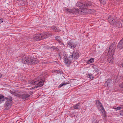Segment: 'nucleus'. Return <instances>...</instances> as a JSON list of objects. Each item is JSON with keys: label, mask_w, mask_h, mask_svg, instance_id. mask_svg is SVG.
<instances>
[{"label": "nucleus", "mask_w": 123, "mask_h": 123, "mask_svg": "<svg viewBox=\"0 0 123 123\" xmlns=\"http://www.w3.org/2000/svg\"><path fill=\"white\" fill-rule=\"evenodd\" d=\"M51 36L50 32H46L45 33L37 34L34 36L33 39L37 41L42 40L51 37Z\"/></svg>", "instance_id": "f257e3e1"}, {"label": "nucleus", "mask_w": 123, "mask_h": 123, "mask_svg": "<svg viewBox=\"0 0 123 123\" xmlns=\"http://www.w3.org/2000/svg\"><path fill=\"white\" fill-rule=\"evenodd\" d=\"M44 82V81H43V80H42V79H40V76H39L37 79L30 81V84L32 85H35V86H34V88H37L43 86Z\"/></svg>", "instance_id": "f03ea898"}, {"label": "nucleus", "mask_w": 123, "mask_h": 123, "mask_svg": "<svg viewBox=\"0 0 123 123\" xmlns=\"http://www.w3.org/2000/svg\"><path fill=\"white\" fill-rule=\"evenodd\" d=\"M77 10L75 8H73L72 9H70L68 8H65L64 11L66 13L70 14H82L81 11Z\"/></svg>", "instance_id": "7ed1b4c3"}, {"label": "nucleus", "mask_w": 123, "mask_h": 123, "mask_svg": "<svg viewBox=\"0 0 123 123\" xmlns=\"http://www.w3.org/2000/svg\"><path fill=\"white\" fill-rule=\"evenodd\" d=\"M5 98L6 99V102L5 104V109L6 110L9 109L12 104V97L11 96H8Z\"/></svg>", "instance_id": "20e7f679"}, {"label": "nucleus", "mask_w": 123, "mask_h": 123, "mask_svg": "<svg viewBox=\"0 0 123 123\" xmlns=\"http://www.w3.org/2000/svg\"><path fill=\"white\" fill-rule=\"evenodd\" d=\"M116 44L115 43H113L111 44L109 48V50L108 52V54H112L114 55L116 49Z\"/></svg>", "instance_id": "39448f33"}, {"label": "nucleus", "mask_w": 123, "mask_h": 123, "mask_svg": "<svg viewBox=\"0 0 123 123\" xmlns=\"http://www.w3.org/2000/svg\"><path fill=\"white\" fill-rule=\"evenodd\" d=\"M31 59L29 57L26 55H24L22 58V62L24 64H30V63H31V61L30 60Z\"/></svg>", "instance_id": "423d86ee"}, {"label": "nucleus", "mask_w": 123, "mask_h": 123, "mask_svg": "<svg viewBox=\"0 0 123 123\" xmlns=\"http://www.w3.org/2000/svg\"><path fill=\"white\" fill-rule=\"evenodd\" d=\"M92 5V3L89 2H87L86 3H84V7H85V10H81L82 14L83 13H85L87 12L88 10L87 9V8L88 6H90Z\"/></svg>", "instance_id": "0eeeda50"}, {"label": "nucleus", "mask_w": 123, "mask_h": 123, "mask_svg": "<svg viewBox=\"0 0 123 123\" xmlns=\"http://www.w3.org/2000/svg\"><path fill=\"white\" fill-rule=\"evenodd\" d=\"M80 56L79 51H77L76 52H74L73 54L70 55L69 58H72L73 59H76Z\"/></svg>", "instance_id": "6e6552de"}, {"label": "nucleus", "mask_w": 123, "mask_h": 123, "mask_svg": "<svg viewBox=\"0 0 123 123\" xmlns=\"http://www.w3.org/2000/svg\"><path fill=\"white\" fill-rule=\"evenodd\" d=\"M84 3L83 2H78L76 4V6L78 7H80L79 9H76L78 10H85L84 7Z\"/></svg>", "instance_id": "1a4fd4ad"}, {"label": "nucleus", "mask_w": 123, "mask_h": 123, "mask_svg": "<svg viewBox=\"0 0 123 123\" xmlns=\"http://www.w3.org/2000/svg\"><path fill=\"white\" fill-rule=\"evenodd\" d=\"M114 55L112 54H109L108 53L107 54V60L108 62L109 63H113V55Z\"/></svg>", "instance_id": "9d476101"}, {"label": "nucleus", "mask_w": 123, "mask_h": 123, "mask_svg": "<svg viewBox=\"0 0 123 123\" xmlns=\"http://www.w3.org/2000/svg\"><path fill=\"white\" fill-rule=\"evenodd\" d=\"M117 20L115 17L112 16H109L108 18V21L111 24H113L114 25L116 21Z\"/></svg>", "instance_id": "9b49d317"}, {"label": "nucleus", "mask_w": 123, "mask_h": 123, "mask_svg": "<svg viewBox=\"0 0 123 123\" xmlns=\"http://www.w3.org/2000/svg\"><path fill=\"white\" fill-rule=\"evenodd\" d=\"M63 60L66 65L67 66L70 65L71 63V61L68 59L67 56H64V57Z\"/></svg>", "instance_id": "f8f14e48"}, {"label": "nucleus", "mask_w": 123, "mask_h": 123, "mask_svg": "<svg viewBox=\"0 0 123 123\" xmlns=\"http://www.w3.org/2000/svg\"><path fill=\"white\" fill-rule=\"evenodd\" d=\"M30 60L31 62V63H30V64H35L38 63L39 62L38 60L34 58L31 59Z\"/></svg>", "instance_id": "ddd939ff"}, {"label": "nucleus", "mask_w": 123, "mask_h": 123, "mask_svg": "<svg viewBox=\"0 0 123 123\" xmlns=\"http://www.w3.org/2000/svg\"><path fill=\"white\" fill-rule=\"evenodd\" d=\"M68 45L71 49L74 48L76 46V45L71 41L68 43Z\"/></svg>", "instance_id": "4468645a"}, {"label": "nucleus", "mask_w": 123, "mask_h": 123, "mask_svg": "<svg viewBox=\"0 0 123 123\" xmlns=\"http://www.w3.org/2000/svg\"><path fill=\"white\" fill-rule=\"evenodd\" d=\"M98 105L101 108L102 110V113H104V115H105L106 114V112L105 111L104 108L103 107L101 103L99 101H98Z\"/></svg>", "instance_id": "2eb2a0df"}, {"label": "nucleus", "mask_w": 123, "mask_h": 123, "mask_svg": "<svg viewBox=\"0 0 123 123\" xmlns=\"http://www.w3.org/2000/svg\"><path fill=\"white\" fill-rule=\"evenodd\" d=\"M74 108L76 109H80L81 108L80 103H79L73 106Z\"/></svg>", "instance_id": "dca6fc26"}, {"label": "nucleus", "mask_w": 123, "mask_h": 123, "mask_svg": "<svg viewBox=\"0 0 123 123\" xmlns=\"http://www.w3.org/2000/svg\"><path fill=\"white\" fill-rule=\"evenodd\" d=\"M29 96V94H23L21 96L22 98L24 100L27 99Z\"/></svg>", "instance_id": "f3484780"}, {"label": "nucleus", "mask_w": 123, "mask_h": 123, "mask_svg": "<svg viewBox=\"0 0 123 123\" xmlns=\"http://www.w3.org/2000/svg\"><path fill=\"white\" fill-rule=\"evenodd\" d=\"M70 81H68L65 83H62L60 84L58 86L59 88H60L63 86H65L66 85L69 84L70 83Z\"/></svg>", "instance_id": "a211bd4d"}, {"label": "nucleus", "mask_w": 123, "mask_h": 123, "mask_svg": "<svg viewBox=\"0 0 123 123\" xmlns=\"http://www.w3.org/2000/svg\"><path fill=\"white\" fill-rule=\"evenodd\" d=\"M114 25L115 27H120V21H118L117 20L116 21Z\"/></svg>", "instance_id": "6ab92c4d"}, {"label": "nucleus", "mask_w": 123, "mask_h": 123, "mask_svg": "<svg viewBox=\"0 0 123 123\" xmlns=\"http://www.w3.org/2000/svg\"><path fill=\"white\" fill-rule=\"evenodd\" d=\"M117 47L120 49H121L123 48V44L120 41L118 44Z\"/></svg>", "instance_id": "aec40b11"}, {"label": "nucleus", "mask_w": 123, "mask_h": 123, "mask_svg": "<svg viewBox=\"0 0 123 123\" xmlns=\"http://www.w3.org/2000/svg\"><path fill=\"white\" fill-rule=\"evenodd\" d=\"M100 2L101 5H104L106 3V2L105 0H99Z\"/></svg>", "instance_id": "412c9836"}, {"label": "nucleus", "mask_w": 123, "mask_h": 123, "mask_svg": "<svg viewBox=\"0 0 123 123\" xmlns=\"http://www.w3.org/2000/svg\"><path fill=\"white\" fill-rule=\"evenodd\" d=\"M94 58H92L90 60H88L87 62V63L88 64H90L91 63H92L94 61Z\"/></svg>", "instance_id": "4be33fe9"}, {"label": "nucleus", "mask_w": 123, "mask_h": 123, "mask_svg": "<svg viewBox=\"0 0 123 123\" xmlns=\"http://www.w3.org/2000/svg\"><path fill=\"white\" fill-rule=\"evenodd\" d=\"M9 92L11 94H12L13 95L16 96H18V94L16 92H13L11 90H10Z\"/></svg>", "instance_id": "5701e85b"}, {"label": "nucleus", "mask_w": 123, "mask_h": 123, "mask_svg": "<svg viewBox=\"0 0 123 123\" xmlns=\"http://www.w3.org/2000/svg\"><path fill=\"white\" fill-rule=\"evenodd\" d=\"M4 96L3 95H0V104L4 101Z\"/></svg>", "instance_id": "b1692460"}, {"label": "nucleus", "mask_w": 123, "mask_h": 123, "mask_svg": "<svg viewBox=\"0 0 123 123\" xmlns=\"http://www.w3.org/2000/svg\"><path fill=\"white\" fill-rule=\"evenodd\" d=\"M55 39L58 41L59 43H62V42L61 41V39L60 36H56L55 37Z\"/></svg>", "instance_id": "393cba45"}, {"label": "nucleus", "mask_w": 123, "mask_h": 123, "mask_svg": "<svg viewBox=\"0 0 123 123\" xmlns=\"http://www.w3.org/2000/svg\"><path fill=\"white\" fill-rule=\"evenodd\" d=\"M123 27V21L120 20V27Z\"/></svg>", "instance_id": "a878e982"}, {"label": "nucleus", "mask_w": 123, "mask_h": 123, "mask_svg": "<svg viewBox=\"0 0 123 123\" xmlns=\"http://www.w3.org/2000/svg\"><path fill=\"white\" fill-rule=\"evenodd\" d=\"M90 79H91L93 78V77L91 74H89L87 76Z\"/></svg>", "instance_id": "bb28decb"}, {"label": "nucleus", "mask_w": 123, "mask_h": 123, "mask_svg": "<svg viewBox=\"0 0 123 123\" xmlns=\"http://www.w3.org/2000/svg\"><path fill=\"white\" fill-rule=\"evenodd\" d=\"M105 84L106 85H107V86H110V84L109 83V80H107L106 82L105 83Z\"/></svg>", "instance_id": "cd10ccee"}, {"label": "nucleus", "mask_w": 123, "mask_h": 123, "mask_svg": "<svg viewBox=\"0 0 123 123\" xmlns=\"http://www.w3.org/2000/svg\"><path fill=\"white\" fill-rule=\"evenodd\" d=\"M54 30L55 31H60L59 30H58L56 27H55Z\"/></svg>", "instance_id": "c85d7f7f"}, {"label": "nucleus", "mask_w": 123, "mask_h": 123, "mask_svg": "<svg viewBox=\"0 0 123 123\" xmlns=\"http://www.w3.org/2000/svg\"><path fill=\"white\" fill-rule=\"evenodd\" d=\"M120 108V107L119 106L118 107H117L116 110V111H117V110H121Z\"/></svg>", "instance_id": "c756f323"}, {"label": "nucleus", "mask_w": 123, "mask_h": 123, "mask_svg": "<svg viewBox=\"0 0 123 123\" xmlns=\"http://www.w3.org/2000/svg\"><path fill=\"white\" fill-rule=\"evenodd\" d=\"M3 21V19L2 18H0V24L2 23Z\"/></svg>", "instance_id": "7c9ffc66"}, {"label": "nucleus", "mask_w": 123, "mask_h": 123, "mask_svg": "<svg viewBox=\"0 0 123 123\" xmlns=\"http://www.w3.org/2000/svg\"><path fill=\"white\" fill-rule=\"evenodd\" d=\"M120 114L121 115L123 116V110L120 111Z\"/></svg>", "instance_id": "2f4dec72"}, {"label": "nucleus", "mask_w": 123, "mask_h": 123, "mask_svg": "<svg viewBox=\"0 0 123 123\" xmlns=\"http://www.w3.org/2000/svg\"><path fill=\"white\" fill-rule=\"evenodd\" d=\"M119 86L120 87L123 88V84H120L119 85Z\"/></svg>", "instance_id": "473e14b6"}, {"label": "nucleus", "mask_w": 123, "mask_h": 123, "mask_svg": "<svg viewBox=\"0 0 123 123\" xmlns=\"http://www.w3.org/2000/svg\"><path fill=\"white\" fill-rule=\"evenodd\" d=\"M119 106L120 107V108L121 110V109H123V105H120Z\"/></svg>", "instance_id": "72a5a7b5"}, {"label": "nucleus", "mask_w": 123, "mask_h": 123, "mask_svg": "<svg viewBox=\"0 0 123 123\" xmlns=\"http://www.w3.org/2000/svg\"><path fill=\"white\" fill-rule=\"evenodd\" d=\"M117 107L116 106H114L113 107V108L116 110Z\"/></svg>", "instance_id": "f704fd0d"}, {"label": "nucleus", "mask_w": 123, "mask_h": 123, "mask_svg": "<svg viewBox=\"0 0 123 123\" xmlns=\"http://www.w3.org/2000/svg\"><path fill=\"white\" fill-rule=\"evenodd\" d=\"M120 65H121V66L123 68V62H122L121 64H120Z\"/></svg>", "instance_id": "c9c22d12"}, {"label": "nucleus", "mask_w": 123, "mask_h": 123, "mask_svg": "<svg viewBox=\"0 0 123 123\" xmlns=\"http://www.w3.org/2000/svg\"><path fill=\"white\" fill-rule=\"evenodd\" d=\"M2 75L1 74H0V78L2 77Z\"/></svg>", "instance_id": "e433bc0d"}, {"label": "nucleus", "mask_w": 123, "mask_h": 123, "mask_svg": "<svg viewBox=\"0 0 123 123\" xmlns=\"http://www.w3.org/2000/svg\"><path fill=\"white\" fill-rule=\"evenodd\" d=\"M62 45H64V46H65V45L63 43H62Z\"/></svg>", "instance_id": "4c0bfd02"}, {"label": "nucleus", "mask_w": 123, "mask_h": 123, "mask_svg": "<svg viewBox=\"0 0 123 123\" xmlns=\"http://www.w3.org/2000/svg\"><path fill=\"white\" fill-rule=\"evenodd\" d=\"M96 72H98V69H97V70H96Z\"/></svg>", "instance_id": "58836bf2"}, {"label": "nucleus", "mask_w": 123, "mask_h": 123, "mask_svg": "<svg viewBox=\"0 0 123 123\" xmlns=\"http://www.w3.org/2000/svg\"><path fill=\"white\" fill-rule=\"evenodd\" d=\"M56 71H57V72H58V70H56Z\"/></svg>", "instance_id": "ea45409f"}, {"label": "nucleus", "mask_w": 123, "mask_h": 123, "mask_svg": "<svg viewBox=\"0 0 123 123\" xmlns=\"http://www.w3.org/2000/svg\"><path fill=\"white\" fill-rule=\"evenodd\" d=\"M18 0V1H19V0Z\"/></svg>", "instance_id": "a19ab883"}]
</instances>
